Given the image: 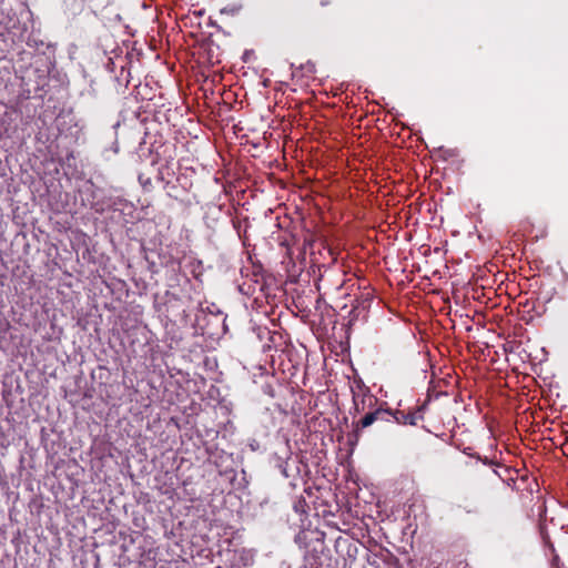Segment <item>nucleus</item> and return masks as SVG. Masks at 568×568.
I'll return each mask as SVG.
<instances>
[{
  "label": "nucleus",
  "instance_id": "39448f33",
  "mask_svg": "<svg viewBox=\"0 0 568 568\" xmlns=\"http://www.w3.org/2000/svg\"><path fill=\"white\" fill-rule=\"evenodd\" d=\"M138 180L144 190H148V191L151 190V187H152L151 178L145 176L144 174H139Z\"/></svg>",
  "mask_w": 568,
  "mask_h": 568
},
{
  "label": "nucleus",
  "instance_id": "f03ea898",
  "mask_svg": "<svg viewBox=\"0 0 568 568\" xmlns=\"http://www.w3.org/2000/svg\"><path fill=\"white\" fill-rule=\"evenodd\" d=\"M351 390L354 414L364 412L366 407L373 408L377 404V397L371 394L369 388L362 381L357 382L356 388L352 387Z\"/></svg>",
  "mask_w": 568,
  "mask_h": 568
},
{
  "label": "nucleus",
  "instance_id": "7ed1b4c3",
  "mask_svg": "<svg viewBox=\"0 0 568 568\" xmlns=\"http://www.w3.org/2000/svg\"><path fill=\"white\" fill-rule=\"evenodd\" d=\"M425 405L415 406L408 409H390L387 416L393 417L399 425L416 426L424 419Z\"/></svg>",
  "mask_w": 568,
  "mask_h": 568
},
{
  "label": "nucleus",
  "instance_id": "423d86ee",
  "mask_svg": "<svg viewBox=\"0 0 568 568\" xmlns=\"http://www.w3.org/2000/svg\"><path fill=\"white\" fill-rule=\"evenodd\" d=\"M93 1H94V0H80V2H79V3H78V2H74V3L72 4V9H73L74 11L81 12V11L83 10V7H84V4H85V3H92Z\"/></svg>",
  "mask_w": 568,
  "mask_h": 568
},
{
  "label": "nucleus",
  "instance_id": "f257e3e1",
  "mask_svg": "<svg viewBox=\"0 0 568 568\" xmlns=\"http://www.w3.org/2000/svg\"><path fill=\"white\" fill-rule=\"evenodd\" d=\"M387 413H390L389 408H382L378 407L369 413H367L364 417H362L359 420L353 423V429L348 434V442L349 444H356L359 440L361 432L373 425L376 420H386L388 422L389 418L387 417Z\"/></svg>",
  "mask_w": 568,
  "mask_h": 568
},
{
  "label": "nucleus",
  "instance_id": "6e6552de",
  "mask_svg": "<svg viewBox=\"0 0 568 568\" xmlns=\"http://www.w3.org/2000/svg\"><path fill=\"white\" fill-rule=\"evenodd\" d=\"M159 174H160L161 179L163 180V179H164V178H163V174H164V173H163V170H162V169H160Z\"/></svg>",
  "mask_w": 568,
  "mask_h": 568
},
{
  "label": "nucleus",
  "instance_id": "0eeeda50",
  "mask_svg": "<svg viewBox=\"0 0 568 568\" xmlns=\"http://www.w3.org/2000/svg\"><path fill=\"white\" fill-rule=\"evenodd\" d=\"M333 4L332 0H320V6L323 8L331 7Z\"/></svg>",
  "mask_w": 568,
  "mask_h": 568
},
{
  "label": "nucleus",
  "instance_id": "20e7f679",
  "mask_svg": "<svg viewBox=\"0 0 568 568\" xmlns=\"http://www.w3.org/2000/svg\"><path fill=\"white\" fill-rule=\"evenodd\" d=\"M293 509L297 514H305L307 509V504L304 497L300 496L294 500Z\"/></svg>",
  "mask_w": 568,
  "mask_h": 568
}]
</instances>
